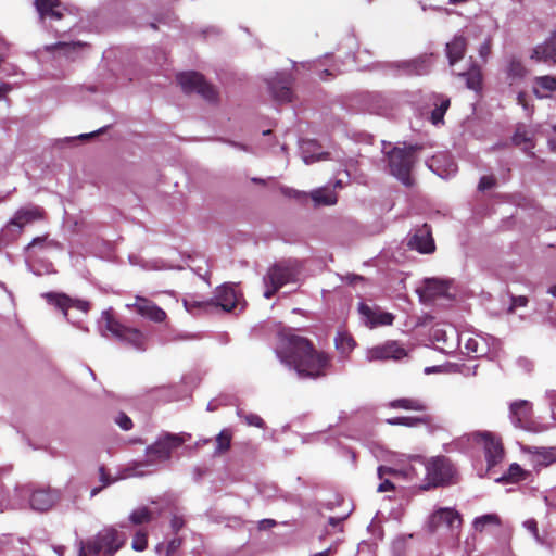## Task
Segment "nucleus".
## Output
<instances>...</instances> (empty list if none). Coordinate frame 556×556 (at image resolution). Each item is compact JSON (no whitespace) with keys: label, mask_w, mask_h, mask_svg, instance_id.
Wrapping results in <instances>:
<instances>
[{"label":"nucleus","mask_w":556,"mask_h":556,"mask_svg":"<svg viewBox=\"0 0 556 556\" xmlns=\"http://www.w3.org/2000/svg\"><path fill=\"white\" fill-rule=\"evenodd\" d=\"M125 542L114 528H105L94 538L80 542L78 556H113Z\"/></svg>","instance_id":"3"},{"label":"nucleus","mask_w":556,"mask_h":556,"mask_svg":"<svg viewBox=\"0 0 556 556\" xmlns=\"http://www.w3.org/2000/svg\"><path fill=\"white\" fill-rule=\"evenodd\" d=\"M182 304L186 311L190 314H198L200 312L207 313L213 309V302L211 299L199 300L195 294H187L182 299Z\"/></svg>","instance_id":"29"},{"label":"nucleus","mask_w":556,"mask_h":556,"mask_svg":"<svg viewBox=\"0 0 556 556\" xmlns=\"http://www.w3.org/2000/svg\"><path fill=\"white\" fill-rule=\"evenodd\" d=\"M233 438V432L229 428L223 429L215 438V450L214 455L219 456L224 455L231 448V442Z\"/></svg>","instance_id":"35"},{"label":"nucleus","mask_w":556,"mask_h":556,"mask_svg":"<svg viewBox=\"0 0 556 556\" xmlns=\"http://www.w3.org/2000/svg\"><path fill=\"white\" fill-rule=\"evenodd\" d=\"M535 62L556 64V29L541 45H538L530 55Z\"/></svg>","instance_id":"19"},{"label":"nucleus","mask_w":556,"mask_h":556,"mask_svg":"<svg viewBox=\"0 0 556 556\" xmlns=\"http://www.w3.org/2000/svg\"><path fill=\"white\" fill-rule=\"evenodd\" d=\"M185 443L184 438L176 433H164L153 444L146 448L147 464L168 462L175 450Z\"/></svg>","instance_id":"8"},{"label":"nucleus","mask_w":556,"mask_h":556,"mask_svg":"<svg viewBox=\"0 0 556 556\" xmlns=\"http://www.w3.org/2000/svg\"><path fill=\"white\" fill-rule=\"evenodd\" d=\"M425 484L420 489L428 491L456 484L459 480L458 470L452 459L445 455H437L425 459Z\"/></svg>","instance_id":"2"},{"label":"nucleus","mask_w":556,"mask_h":556,"mask_svg":"<svg viewBox=\"0 0 556 556\" xmlns=\"http://www.w3.org/2000/svg\"><path fill=\"white\" fill-rule=\"evenodd\" d=\"M506 74L509 79V84L513 85L514 83L522 80L527 76L528 70L520 59L511 56L506 67Z\"/></svg>","instance_id":"31"},{"label":"nucleus","mask_w":556,"mask_h":556,"mask_svg":"<svg viewBox=\"0 0 556 556\" xmlns=\"http://www.w3.org/2000/svg\"><path fill=\"white\" fill-rule=\"evenodd\" d=\"M102 318L105 321V329L116 339L135 349L144 350L147 338L141 330L123 325L110 311L103 312Z\"/></svg>","instance_id":"7"},{"label":"nucleus","mask_w":556,"mask_h":556,"mask_svg":"<svg viewBox=\"0 0 556 556\" xmlns=\"http://www.w3.org/2000/svg\"><path fill=\"white\" fill-rule=\"evenodd\" d=\"M60 498V494L51 489H38L30 495V506L38 511L49 510Z\"/></svg>","instance_id":"20"},{"label":"nucleus","mask_w":556,"mask_h":556,"mask_svg":"<svg viewBox=\"0 0 556 556\" xmlns=\"http://www.w3.org/2000/svg\"><path fill=\"white\" fill-rule=\"evenodd\" d=\"M462 515L454 508H439L432 513L428 521V528L431 532L438 531L440 528H447L451 532L458 531L462 527Z\"/></svg>","instance_id":"12"},{"label":"nucleus","mask_w":556,"mask_h":556,"mask_svg":"<svg viewBox=\"0 0 556 556\" xmlns=\"http://www.w3.org/2000/svg\"><path fill=\"white\" fill-rule=\"evenodd\" d=\"M517 102L519 105H521L523 109H528V100H527V94L526 92L521 91L518 93L517 96Z\"/></svg>","instance_id":"56"},{"label":"nucleus","mask_w":556,"mask_h":556,"mask_svg":"<svg viewBox=\"0 0 556 556\" xmlns=\"http://www.w3.org/2000/svg\"><path fill=\"white\" fill-rule=\"evenodd\" d=\"M152 517L153 514L148 507H140L130 514L129 520L134 525H143L150 522Z\"/></svg>","instance_id":"39"},{"label":"nucleus","mask_w":556,"mask_h":556,"mask_svg":"<svg viewBox=\"0 0 556 556\" xmlns=\"http://www.w3.org/2000/svg\"><path fill=\"white\" fill-rule=\"evenodd\" d=\"M279 191L283 197L294 199L300 203H305L309 197V194L304 191H300L286 186H281Z\"/></svg>","instance_id":"42"},{"label":"nucleus","mask_w":556,"mask_h":556,"mask_svg":"<svg viewBox=\"0 0 556 556\" xmlns=\"http://www.w3.org/2000/svg\"><path fill=\"white\" fill-rule=\"evenodd\" d=\"M388 406L393 409H405L414 412H426L428 406L425 401L416 397H401L389 402Z\"/></svg>","instance_id":"27"},{"label":"nucleus","mask_w":556,"mask_h":556,"mask_svg":"<svg viewBox=\"0 0 556 556\" xmlns=\"http://www.w3.org/2000/svg\"><path fill=\"white\" fill-rule=\"evenodd\" d=\"M401 471L387 466H379L378 468V477L382 480L384 476H399Z\"/></svg>","instance_id":"52"},{"label":"nucleus","mask_w":556,"mask_h":556,"mask_svg":"<svg viewBox=\"0 0 556 556\" xmlns=\"http://www.w3.org/2000/svg\"><path fill=\"white\" fill-rule=\"evenodd\" d=\"M501 523V519L497 515L495 514H488V515H483V516H480V517H477L473 521V528L479 531V532H482L486 526L489 525H496L498 526Z\"/></svg>","instance_id":"40"},{"label":"nucleus","mask_w":556,"mask_h":556,"mask_svg":"<svg viewBox=\"0 0 556 556\" xmlns=\"http://www.w3.org/2000/svg\"><path fill=\"white\" fill-rule=\"evenodd\" d=\"M513 142L516 146H525V150H530L534 147L532 141L527 137V134L525 131L517 130L513 137Z\"/></svg>","instance_id":"46"},{"label":"nucleus","mask_w":556,"mask_h":556,"mask_svg":"<svg viewBox=\"0 0 556 556\" xmlns=\"http://www.w3.org/2000/svg\"><path fill=\"white\" fill-rule=\"evenodd\" d=\"M176 79L185 93L197 92L208 102H216L218 99L215 87L199 72H182L177 74Z\"/></svg>","instance_id":"9"},{"label":"nucleus","mask_w":556,"mask_h":556,"mask_svg":"<svg viewBox=\"0 0 556 556\" xmlns=\"http://www.w3.org/2000/svg\"><path fill=\"white\" fill-rule=\"evenodd\" d=\"M358 313L365 319V324L370 328L390 326L394 320V316L391 313L382 312L379 308H372L363 302L358 305Z\"/></svg>","instance_id":"17"},{"label":"nucleus","mask_w":556,"mask_h":556,"mask_svg":"<svg viewBox=\"0 0 556 556\" xmlns=\"http://www.w3.org/2000/svg\"><path fill=\"white\" fill-rule=\"evenodd\" d=\"M251 180H252V182L258 184V185H265L266 184L265 179H262V178L254 177Z\"/></svg>","instance_id":"59"},{"label":"nucleus","mask_w":556,"mask_h":556,"mask_svg":"<svg viewBox=\"0 0 556 556\" xmlns=\"http://www.w3.org/2000/svg\"><path fill=\"white\" fill-rule=\"evenodd\" d=\"M448 289L450 286L446 281L435 278L426 279L421 292V298L424 300L431 301L439 296H445L448 292Z\"/></svg>","instance_id":"25"},{"label":"nucleus","mask_w":556,"mask_h":556,"mask_svg":"<svg viewBox=\"0 0 556 556\" xmlns=\"http://www.w3.org/2000/svg\"><path fill=\"white\" fill-rule=\"evenodd\" d=\"M492 50V40L490 38L485 39L484 42L481 43L479 48V55L485 61L488 56L491 54Z\"/></svg>","instance_id":"51"},{"label":"nucleus","mask_w":556,"mask_h":556,"mask_svg":"<svg viewBox=\"0 0 556 556\" xmlns=\"http://www.w3.org/2000/svg\"><path fill=\"white\" fill-rule=\"evenodd\" d=\"M241 298L242 293L237 290L236 285L225 282L215 289L211 301L213 302V308H220L226 313H230L238 306Z\"/></svg>","instance_id":"13"},{"label":"nucleus","mask_w":556,"mask_h":556,"mask_svg":"<svg viewBox=\"0 0 556 556\" xmlns=\"http://www.w3.org/2000/svg\"><path fill=\"white\" fill-rule=\"evenodd\" d=\"M238 416L243 418L248 426H253L256 428H265V421L256 414H243L241 410H238Z\"/></svg>","instance_id":"44"},{"label":"nucleus","mask_w":556,"mask_h":556,"mask_svg":"<svg viewBox=\"0 0 556 556\" xmlns=\"http://www.w3.org/2000/svg\"><path fill=\"white\" fill-rule=\"evenodd\" d=\"M96 132H92V134H86V135H80V138L81 139H85V138H89V137H92Z\"/></svg>","instance_id":"62"},{"label":"nucleus","mask_w":556,"mask_h":556,"mask_svg":"<svg viewBox=\"0 0 556 556\" xmlns=\"http://www.w3.org/2000/svg\"><path fill=\"white\" fill-rule=\"evenodd\" d=\"M472 439L483 447L488 470L503 462L505 448L500 435L491 431H477L472 433Z\"/></svg>","instance_id":"10"},{"label":"nucleus","mask_w":556,"mask_h":556,"mask_svg":"<svg viewBox=\"0 0 556 556\" xmlns=\"http://www.w3.org/2000/svg\"><path fill=\"white\" fill-rule=\"evenodd\" d=\"M101 479L104 481L105 484L109 483V480L105 478V470L103 467L100 468Z\"/></svg>","instance_id":"58"},{"label":"nucleus","mask_w":556,"mask_h":556,"mask_svg":"<svg viewBox=\"0 0 556 556\" xmlns=\"http://www.w3.org/2000/svg\"><path fill=\"white\" fill-rule=\"evenodd\" d=\"M131 546L135 551H144L148 546V534L144 531H138L134 535Z\"/></svg>","instance_id":"45"},{"label":"nucleus","mask_w":556,"mask_h":556,"mask_svg":"<svg viewBox=\"0 0 556 556\" xmlns=\"http://www.w3.org/2000/svg\"><path fill=\"white\" fill-rule=\"evenodd\" d=\"M277 356L303 379L326 377L332 366L327 352L317 350L309 339L292 333L282 336Z\"/></svg>","instance_id":"1"},{"label":"nucleus","mask_w":556,"mask_h":556,"mask_svg":"<svg viewBox=\"0 0 556 556\" xmlns=\"http://www.w3.org/2000/svg\"><path fill=\"white\" fill-rule=\"evenodd\" d=\"M141 317L153 323H163L167 318L166 312L148 298L136 295L135 302L126 305Z\"/></svg>","instance_id":"15"},{"label":"nucleus","mask_w":556,"mask_h":556,"mask_svg":"<svg viewBox=\"0 0 556 556\" xmlns=\"http://www.w3.org/2000/svg\"><path fill=\"white\" fill-rule=\"evenodd\" d=\"M211 442V439H205L202 441V444H208Z\"/></svg>","instance_id":"64"},{"label":"nucleus","mask_w":556,"mask_h":556,"mask_svg":"<svg viewBox=\"0 0 556 556\" xmlns=\"http://www.w3.org/2000/svg\"><path fill=\"white\" fill-rule=\"evenodd\" d=\"M370 361L402 359L406 356V351L395 341L386 342L382 345L369 350Z\"/></svg>","instance_id":"18"},{"label":"nucleus","mask_w":556,"mask_h":556,"mask_svg":"<svg viewBox=\"0 0 556 556\" xmlns=\"http://www.w3.org/2000/svg\"><path fill=\"white\" fill-rule=\"evenodd\" d=\"M534 83L536 87L533 89L538 98L548 97L549 92L556 91V77L555 76H539L535 77Z\"/></svg>","instance_id":"32"},{"label":"nucleus","mask_w":556,"mask_h":556,"mask_svg":"<svg viewBox=\"0 0 556 556\" xmlns=\"http://www.w3.org/2000/svg\"><path fill=\"white\" fill-rule=\"evenodd\" d=\"M465 352L468 356L479 358L488 353L485 343L478 338H468L464 345Z\"/></svg>","instance_id":"36"},{"label":"nucleus","mask_w":556,"mask_h":556,"mask_svg":"<svg viewBox=\"0 0 556 556\" xmlns=\"http://www.w3.org/2000/svg\"><path fill=\"white\" fill-rule=\"evenodd\" d=\"M421 149L419 144H409L404 148L394 147L388 153L390 173L405 186L413 185L410 173L416 162L415 154Z\"/></svg>","instance_id":"4"},{"label":"nucleus","mask_w":556,"mask_h":556,"mask_svg":"<svg viewBox=\"0 0 556 556\" xmlns=\"http://www.w3.org/2000/svg\"><path fill=\"white\" fill-rule=\"evenodd\" d=\"M35 5L41 18L61 20L63 17V13L59 10L60 0H35Z\"/></svg>","instance_id":"26"},{"label":"nucleus","mask_w":556,"mask_h":556,"mask_svg":"<svg viewBox=\"0 0 556 556\" xmlns=\"http://www.w3.org/2000/svg\"><path fill=\"white\" fill-rule=\"evenodd\" d=\"M387 424L391 426H404L408 428H415L425 426L430 432H434L441 429L437 422V418L431 414H422L420 416H402L387 419Z\"/></svg>","instance_id":"16"},{"label":"nucleus","mask_w":556,"mask_h":556,"mask_svg":"<svg viewBox=\"0 0 556 556\" xmlns=\"http://www.w3.org/2000/svg\"><path fill=\"white\" fill-rule=\"evenodd\" d=\"M45 217L46 212L41 206L21 207L2 229V238L10 237V240H15L22 235L25 226L42 220Z\"/></svg>","instance_id":"6"},{"label":"nucleus","mask_w":556,"mask_h":556,"mask_svg":"<svg viewBox=\"0 0 556 556\" xmlns=\"http://www.w3.org/2000/svg\"><path fill=\"white\" fill-rule=\"evenodd\" d=\"M328 155V152H325L323 154H320V156H318L316 160H320L321 157H326Z\"/></svg>","instance_id":"63"},{"label":"nucleus","mask_w":556,"mask_h":556,"mask_svg":"<svg viewBox=\"0 0 556 556\" xmlns=\"http://www.w3.org/2000/svg\"><path fill=\"white\" fill-rule=\"evenodd\" d=\"M430 101L434 106L430 114V122L433 125L442 124L444 115L451 105V99L447 96L434 93L431 96Z\"/></svg>","instance_id":"24"},{"label":"nucleus","mask_w":556,"mask_h":556,"mask_svg":"<svg viewBox=\"0 0 556 556\" xmlns=\"http://www.w3.org/2000/svg\"><path fill=\"white\" fill-rule=\"evenodd\" d=\"M528 304V298L525 295H510V306L508 311L513 313L517 307H525Z\"/></svg>","instance_id":"48"},{"label":"nucleus","mask_w":556,"mask_h":556,"mask_svg":"<svg viewBox=\"0 0 556 556\" xmlns=\"http://www.w3.org/2000/svg\"><path fill=\"white\" fill-rule=\"evenodd\" d=\"M115 422L125 431L130 430L134 426L132 420L123 412L117 415Z\"/></svg>","instance_id":"50"},{"label":"nucleus","mask_w":556,"mask_h":556,"mask_svg":"<svg viewBox=\"0 0 556 556\" xmlns=\"http://www.w3.org/2000/svg\"><path fill=\"white\" fill-rule=\"evenodd\" d=\"M84 47L81 42H56L47 47L49 51H62L64 54H70L72 52L77 51L79 48Z\"/></svg>","instance_id":"41"},{"label":"nucleus","mask_w":556,"mask_h":556,"mask_svg":"<svg viewBox=\"0 0 556 556\" xmlns=\"http://www.w3.org/2000/svg\"><path fill=\"white\" fill-rule=\"evenodd\" d=\"M42 296L47 300V302L51 305H54L56 308L61 309L64 316H67L68 308L76 306L79 309H87V303L80 301H74L68 295L64 293H54L48 292L42 294Z\"/></svg>","instance_id":"23"},{"label":"nucleus","mask_w":556,"mask_h":556,"mask_svg":"<svg viewBox=\"0 0 556 556\" xmlns=\"http://www.w3.org/2000/svg\"><path fill=\"white\" fill-rule=\"evenodd\" d=\"M526 451L534 455L541 465L548 466L556 462V447L529 446Z\"/></svg>","instance_id":"33"},{"label":"nucleus","mask_w":556,"mask_h":556,"mask_svg":"<svg viewBox=\"0 0 556 556\" xmlns=\"http://www.w3.org/2000/svg\"><path fill=\"white\" fill-rule=\"evenodd\" d=\"M409 247L420 253H432L435 250L431 229L427 224H425L422 228L416 230V232L409 239Z\"/></svg>","instance_id":"21"},{"label":"nucleus","mask_w":556,"mask_h":556,"mask_svg":"<svg viewBox=\"0 0 556 556\" xmlns=\"http://www.w3.org/2000/svg\"><path fill=\"white\" fill-rule=\"evenodd\" d=\"M59 244L54 240H48V237H36L31 240L30 243L26 247V251H31L35 248L40 249H49V248H56Z\"/></svg>","instance_id":"43"},{"label":"nucleus","mask_w":556,"mask_h":556,"mask_svg":"<svg viewBox=\"0 0 556 556\" xmlns=\"http://www.w3.org/2000/svg\"><path fill=\"white\" fill-rule=\"evenodd\" d=\"M510 420L515 427L529 432H543L546 427L532 419V404L526 400H518L509 406Z\"/></svg>","instance_id":"11"},{"label":"nucleus","mask_w":556,"mask_h":556,"mask_svg":"<svg viewBox=\"0 0 556 556\" xmlns=\"http://www.w3.org/2000/svg\"><path fill=\"white\" fill-rule=\"evenodd\" d=\"M309 197L314 201L316 206L319 205H333L337 203V194L333 191H329L326 188H319L311 192Z\"/></svg>","instance_id":"37"},{"label":"nucleus","mask_w":556,"mask_h":556,"mask_svg":"<svg viewBox=\"0 0 556 556\" xmlns=\"http://www.w3.org/2000/svg\"><path fill=\"white\" fill-rule=\"evenodd\" d=\"M334 345L341 354H348L354 349L355 341L350 333L339 331L334 338Z\"/></svg>","instance_id":"38"},{"label":"nucleus","mask_w":556,"mask_h":556,"mask_svg":"<svg viewBox=\"0 0 556 556\" xmlns=\"http://www.w3.org/2000/svg\"><path fill=\"white\" fill-rule=\"evenodd\" d=\"M528 476L529 472L521 468L519 464L513 463L509 466L507 472L497 478L496 481L501 483H517L519 481L526 480Z\"/></svg>","instance_id":"34"},{"label":"nucleus","mask_w":556,"mask_h":556,"mask_svg":"<svg viewBox=\"0 0 556 556\" xmlns=\"http://www.w3.org/2000/svg\"><path fill=\"white\" fill-rule=\"evenodd\" d=\"M458 76L465 79L468 89L476 92L482 89L483 76L478 65H471L468 71L459 73Z\"/></svg>","instance_id":"30"},{"label":"nucleus","mask_w":556,"mask_h":556,"mask_svg":"<svg viewBox=\"0 0 556 556\" xmlns=\"http://www.w3.org/2000/svg\"><path fill=\"white\" fill-rule=\"evenodd\" d=\"M182 544V539L181 538H174L173 540H170L166 546V556H179L178 555V549L180 548Z\"/></svg>","instance_id":"47"},{"label":"nucleus","mask_w":556,"mask_h":556,"mask_svg":"<svg viewBox=\"0 0 556 556\" xmlns=\"http://www.w3.org/2000/svg\"><path fill=\"white\" fill-rule=\"evenodd\" d=\"M395 489L393 482H391L389 479H384L377 488V491L379 493L393 491Z\"/></svg>","instance_id":"55"},{"label":"nucleus","mask_w":556,"mask_h":556,"mask_svg":"<svg viewBox=\"0 0 556 556\" xmlns=\"http://www.w3.org/2000/svg\"><path fill=\"white\" fill-rule=\"evenodd\" d=\"M495 185H496L495 177L492 175H485L480 178L478 189L480 191H485V190L493 188Z\"/></svg>","instance_id":"49"},{"label":"nucleus","mask_w":556,"mask_h":556,"mask_svg":"<svg viewBox=\"0 0 556 556\" xmlns=\"http://www.w3.org/2000/svg\"><path fill=\"white\" fill-rule=\"evenodd\" d=\"M343 519L344 518L330 517L328 522H329L330 526L337 527V526H339L342 522Z\"/></svg>","instance_id":"57"},{"label":"nucleus","mask_w":556,"mask_h":556,"mask_svg":"<svg viewBox=\"0 0 556 556\" xmlns=\"http://www.w3.org/2000/svg\"><path fill=\"white\" fill-rule=\"evenodd\" d=\"M523 526L534 535L535 539H539V528L536 520L528 519L523 522Z\"/></svg>","instance_id":"53"},{"label":"nucleus","mask_w":556,"mask_h":556,"mask_svg":"<svg viewBox=\"0 0 556 556\" xmlns=\"http://www.w3.org/2000/svg\"><path fill=\"white\" fill-rule=\"evenodd\" d=\"M268 90L276 102L289 103L293 100V78L290 74L278 73L267 80Z\"/></svg>","instance_id":"14"},{"label":"nucleus","mask_w":556,"mask_h":556,"mask_svg":"<svg viewBox=\"0 0 556 556\" xmlns=\"http://www.w3.org/2000/svg\"><path fill=\"white\" fill-rule=\"evenodd\" d=\"M42 296L47 300V302L51 305H54L56 308L61 309L64 316H67L68 308L76 306L79 309H87V303L80 301H74L68 295L64 293H54L48 292L42 294Z\"/></svg>","instance_id":"22"},{"label":"nucleus","mask_w":556,"mask_h":556,"mask_svg":"<svg viewBox=\"0 0 556 556\" xmlns=\"http://www.w3.org/2000/svg\"><path fill=\"white\" fill-rule=\"evenodd\" d=\"M330 555V549H326V551H323V552H319V553H316L315 555L313 556H329Z\"/></svg>","instance_id":"60"},{"label":"nucleus","mask_w":556,"mask_h":556,"mask_svg":"<svg viewBox=\"0 0 556 556\" xmlns=\"http://www.w3.org/2000/svg\"><path fill=\"white\" fill-rule=\"evenodd\" d=\"M467 49V41L463 36H456L446 45V54L451 65L462 60Z\"/></svg>","instance_id":"28"},{"label":"nucleus","mask_w":556,"mask_h":556,"mask_svg":"<svg viewBox=\"0 0 556 556\" xmlns=\"http://www.w3.org/2000/svg\"><path fill=\"white\" fill-rule=\"evenodd\" d=\"M185 526V520L180 516H174L170 521V527L177 533Z\"/></svg>","instance_id":"54"},{"label":"nucleus","mask_w":556,"mask_h":556,"mask_svg":"<svg viewBox=\"0 0 556 556\" xmlns=\"http://www.w3.org/2000/svg\"><path fill=\"white\" fill-rule=\"evenodd\" d=\"M300 269V264L291 262H279L269 267L264 277V296L271 299L287 283L296 282Z\"/></svg>","instance_id":"5"},{"label":"nucleus","mask_w":556,"mask_h":556,"mask_svg":"<svg viewBox=\"0 0 556 556\" xmlns=\"http://www.w3.org/2000/svg\"><path fill=\"white\" fill-rule=\"evenodd\" d=\"M548 293L556 296V283L548 289Z\"/></svg>","instance_id":"61"}]
</instances>
